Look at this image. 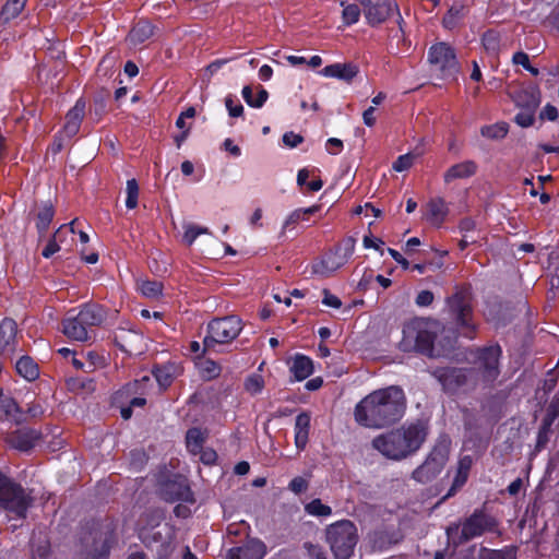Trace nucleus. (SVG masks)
Listing matches in <instances>:
<instances>
[{
    "mask_svg": "<svg viewBox=\"0 0 559 559\" xmlns=\"http://www.w3.org/2000/svg\"><path fill=\"white\" fill-rule=\"evenodd\" d=\"M472 465H473L472 456L471 455H465V456L460 459V461L457 463V471H456V473L465 475V476L468 477V474H469Z\"/></svg>",
    "mask_w": 559,
    "mask_h": 559,
    "instance_id": "nucleus-57",
    "label": "nucleus"
},
{
    "mask_svg": "<svg viewBox=\"0 0 559 559\" xmlns=\"http://www.w3.org/2000/svg\"><path fill=\"white\" fill-rule=\"evenodd\" d=\"M153 25L147 21H140L129 33L128 39L132 45H140L152 37Z\"/></svg>",
    "mask_w": 559,
    "mask_h": 559,
    "instance_id": "nucleus-33",
    "label": "nucleus"
},
{
    "mask_svg": "<svg viewBox=\"0 0 559 559\" xmlns=\"http://www.w3.org/2000/svg\"><path fill=\"white\" fill-rule=\"evenodd\" d=\"M242 330V321L237 316L213 319L207 324V334L203 340V353L214 350L217 344H228Z\"/></svg>",
    "mask_w": 559,
    "mask_h": 559,
    "instance_id": "nucleus-7",
    "label": "nucleus"
},
{
    "mask_svg": "<svg viewBox=\"0 0 559 559\" xmlns=\"http://www.w3.org/2000/svg\"><path fill=\"white\" fill-rule=\"evenodd\" d=\"M448 305L459 324L468 326L471 307L463 293H455L448 299Z\"/></svg>",
    "mask_w": 559,
    "mask_h": 559,
    "instance_id": "nucleus-20",
    "label": "nucleus"
},
{
    "mask_svg": "<svg viewBox=\"0 0 559 559\" xmlns=\"http://www.w3.org/2000/svg\"><path fill=\"white\" fill-rule=\"evenodd\" d=\"M501 348L498 345L485 347L479 352L478 366L484 371V377L487 380H495L499 373V357Z\"/></svg>",
    "mask_w": 559,
    "mask_h": 559,
    "instance_id": "nucleus-13",
    "label": "nucleus"
},
{
    "mask_svg": "<svg viewBox=\"0 0 559 559\" xmlns=\"http://www.w3.org/2000/svg\"><path fill=\"white\" fill-rule=\"evenodd\" d=\"M451 441L448 438L438 440L426 461L413 472V478L426 484L435 479L449 460Z\"/></svg>",
    "mask_w": 559,
    "mask_h": 559,
    "instance_id": "nucleus-8",
    "label": "nucleus"
},
{
    "mask_svg": "<svg viewBox=\"0 0 559 559\" xmlns=\"http://www.w3.org/2000/svg\"><path fill=\"white\" fill-rule=\"evenodd\" d=\"M26 5V0H7L0 12V23L7 24L17 17Z\"/></svg>",
    "mask_w": 559,
    "mask_h": 559,
    "instance_id": "nucleus-34",
    "label": "nucleus"
},
{
    "mask_svg": "<svg viewBox=\"0 0 559 559\" xmlns=\"http://www.w3.org/2000/svg\"><path fill=\"white\" fill-rule=\"evenodd\" d=\"M310 429V416L301 413L295 420V444L299 450H304L308 443Z\"/></svg>",
    "mask_w": 559,
    "mask_h": 559,
    "instance_id": "nucleus-28",
    "label": "nucleus"
},
{
    "mask_svg": "<svg viewBox=\"0 0 559 559\" xmlns=\"http://www.w3.org/2000/svg\"><path fill=\"white\" fill-rule=\"evenodd\" d=\"M62 326L63 334L73 341L86 342L90 338L87 326L81 322L78 316L66 318Z\"/></svg>",
    "mask_w": 559,
    "mask_h": 559,
    "instance_id": "nucleus-23",
    "label": "nucleus"
},
{
    "mask_svg": "<svg viewBox=\"0 0 559 559\" xmlns=\"http://www.w3.org/2000/svg\"><path fill=\"white\" fill-rule=\"evenodd\" d=\"M41 433L32 428H21L7 437L8 443L20 451H28L40 439Z\"/></svg>",
    "mask_w": 559,
    "mask_h": 559,
    "instance_id": "nucleus-16",
    "label": "nucleus"
},
{
    "mask_svg": "<svg viewBox=\"0 0 559 559\" xmlns=\"http://www.w3.org/2000/svg\"><path fill=\"white\" fill-rule=\"evenodd\" d=\"M326 542L335 559H349L358 542V534L352 521L343 520L326 528Z\"/></svg>",
    "mask_w": 559,
    "mask_h": 559,
    "instance_id": "nucleus-5",
    "label": "nucleus"
},
{
    "mask_svg": "<svg viewBox=\"0 0 559 559\" xmlns=\"http://www.w3.org/2000/svg\"><path fill=\"white\" fill-rule=\"evenodd\" d=\"M483 45L485 49L495 55L499 50V36L495 32H487L483 36Z\"/></svg>",
    "mask_w": 559,
    "mask_h": 559,
    "instance_id": "nucleus-48",
    "label": "nucleus"
},
{
    "mask_svg": "<svg viewBox=\"0 0 559 559\" xmlns=\"http://www.w3.org/2000/svg\"><path fill=\"white\" fill-rule=\"evenodd\" d=\"M16 322L12 319H4L0 324V350L3 355H11L16 343Z\"/></svg>",
    "mask_w": 559,
    "mask_h": 559,
    "instance_id": "nucleus-19",
    "label": "nucleus"
},
{
    "mask_svg": "<svg viewBox=\"0 0 559 559\" xmlns=\"http://www.w3.org/2000/svg\"><path fill=\"white\" fill-rule=\"evenodd\" d=\"M406 409V397L400 386L391 385L365 396L355 407L356 421L367 428L380 429L399 421Z\"/></svg>",
    "mask_w": 559,
    "mask_h": 559,
    "instance_id": "nucleus-1",
    "label": "nucleus"
},
{
    "mask_svg": "<svg viewBox=\"0 0 559 559\" xmlns=\"http://www.w3.org/2000/svg\"><path fill=\"white\" fill-rule=\"evenodd\" d=\"M431 374L440 382L445 391H454L465 383V374L462 369L437 368L431 371Z\"/></svg>",
    "mask_w": 559,
    "mask_h": 559,
    "instance_id": "nucleus-17",
    "label": "nucleus"
},
{
    "mask_svg": "<svg viewBox=\"0 0 559 559\" xmlns=\"http://www.w3.org/2000/svg\"><path fill=\"white\" fill-rule=\"evenodd\" d=\"M127 200H126V206L128 209H134L138 205V198H139V185L135 179H129L127 181Z\"/></svg>",
    "mask_w": 559,
    "mask_h": 559,
    "instance_id": "nucleus-45",
    "label": "nucleus"
},
{
    "mask_svg": "<svg viewBox=\"0 0 559 559\" xmlns=\"http://www.w3.org/2000/svg\"><path fill=\"white\" fill-rule=\"evenodd\" d=\"M477 165L473 160H465L451 166L443 176L444 182L449 183L456 179H465L475 175Z\"/></svg>",
    "mask_w": 559,
    "mask_h": 559,
    "instance_id": "nucleus-24",
    "label": "nucleus"
},
{
    "mask_svg": "<svg viewBox=\"0 0 559 559\" xmlns=\"http://www.w3.org/2000/svg\"><path fill=\"white\" fill-rule=\"evenodd\" d=\"M85 100L82 98L78 99L75 105L66 115L62 135L72 138L79 132L81 122L85 116Z\"/></svg>",
    "mask_w": 559,
    "mask_h": 559,
    "instance_id": "nucleus-18",
    "label": "nucleus"
},
{
    "mask_svg": "<svg viewBox=\"0 0 559 559\" xmlns=\"http://www.w3.org/2000/svg\"><path fill=\"white\" fill-rule=\"evenodd\" d=\"M467 478H468L467 476L456 473V475L453 479V484H452L451 488L449 489L448 493L443 497V499H447V498L453 496L457 491V489H460L461 487H463L465 485V483L467 481Z\"/></svg>",
    "mask_w": 559,
    "mask_h": 559,
    "instance_id": "nucleus-56",
    "label": "nucleus"
},
{
    "mask_svg": "<svg viewBox=\"0 0 559 559\" xmlns=\"http://www.w3.org/2000/svg\"><path fill=\"white\" fill-rule=\"evenodd\" d=\"M558 116H559L558 109L550 104H547L540 111V119H543V120L547 119L549 121H555L558 119Z\"/></svg>",
    "mask_w": 559,
    "mask_h": 559,
    "instance_id": "nucleus-60",
    "label": "nucleus"
},
{
    "mask_svg": "<svg viewBox=\"0 0 559 559\" xmlns=\"http://www.w3.org/2000/svg\"><path fill=\"white\" fill-rule=\"evenodd\" d=\"M433 301V294L430 290H421L416 297V305L427 307Z\"/></svg>",
    "mask_w": 559,
    "mask_h": 559,
    "instance_id": "nucleus-61",
    "label": "nucleus"
},
{
    "mask_svg": "<svg viewBox=\"0 0 559 559\" xmlns=\"http://www.w3.org/2000/svg\"><path fill=\"white\" fill-rule=\"evenodd\" d=\"M365 17L371 26L384 22L394 11L397 4L393 0H359Z\"/></svg>",
    "mask_w": 559,
    "mask_h": 559,
    "instance_id": "nucleus-11",
    "label": "nucleus"
},
{
    "mask_svg": "<svg viewBox=\"0 0 559 559\" xmlns=\"http://www.w3.org/2000/svg\"><path fill=\"white\" fill-rule=\"evenodd\" d=\"M465 7L461 4H455L450 8L445 16L443 17V25L445 28H453L457 24V22L464 16Z\"/></svg>",
    "mask_w": 559,
    "mask_h": 559,
    "instance_id": "nucleus-40",
    "label": "nucleus"
},
{
    "mask_svg": "<svg viewBox=\"0 0 559 559\" xmlns=\"http://www.w3.org/2000/svg\"><path fill=\"white\" fill-rule=\"evenodd\" d=\"M154 376L162 389H166L171 383V376L166 368H157Z\"/></svg>",
    "mask_w": 559,
    "mask_h": 559,
    "instance_id": "nucleus-53",
    "label": "nucleus"
},
{
    "mask_svg": "<svg viewBox=\"0 0 559 559\" xmlns=\"http://www.w3.org/2000/svg\"><path fill=\"white\" fill-rule=\"evenodd\" d=\"M426 436L427 427L418 420L376 437L372 440V447L389 459L401 460L416 452Z\"/></svg>",
    "mask_w": 559,
    "mask_h": 559,
    "instance_id": "nucleus-2",
    "label": "nucleus"
},
{
    "mask_svg": "<svg viewBox=\"0 0 559 559\" xmlns=\"http://www.w3.org/2000/svg\"><path fill=\"white\" fill-rule=\"evenodd\" d=\"M162 496L165 500L170 502L182 501L194 503L195 501L187 479L182 477L165 483L162 487Z\"/></svg>",
    "mask_w": 559,
    "mask_h": 559,
    "instance_id": "nucleus-12",
    "label": "nucleus"
},
{
    "mask_svg": "<svg viewBox=\"0 0 559 559\" xmlns=\"http://www.w3.org/2000/svg\"><path fill=\"white\" fill-rule=\"evenodd\" d=\"M114 342L122 352L130 355H138L142 353L141 345L143 337L135 331L118 329L114 334Z\"/></svg>",
    "mask_w": 559,
    "mask_h": 559,
    "instance_id": "nucleus-14",
    "label": "nucleus"
},
{
    "mask_svg": "<svg viewBox=\"0 0 559 559\" xmlns=\"http://www.w3.org/2000/svg\"><path fill=\"white\" fill-rule=\"evenodd\" d=\"M57 234L52 236V238L48 241L47 246L44 248L41 254L45 258H50L52 254L59 251L60 247L56 240Z\"/></svg>",
    "mask_w": 559,
    "mask_h": 559,
    "instance_id": "nucleus-62",
    "label": "nucleus"
},
{
    "mask_svg": "<svg viewBox=\"0 0 559 559\" xmlns=\"http://www.w3.org/2000/svg\"><path fill=\"white\" fill-rule=\"evenodd\" d=\"M225 105L230 117H240L243 112V106L240 103L234 104L231 96L225 98Z\"/></svg>",
    "mask_w": 559,
    "mask_h": 559,
    "instance_id": "nucleus-54",
    "label": "nucleus"
},
{
    "mask_svg": "<svg viewBox=\"0 0 559 559\" xmlns=\"http://www.w3.org/2000/svg\"><path fill=\"white\" fill-rule=\"evenodd\" d=\"M497 525L495 518L481 510H475L462 524L452 523L445 528L448 545L456 548L485 532H495Z\"/></svg>",
    "mask_w": 559,
    "mask_h": 559,
    "instance_id": "nucleus-3",
    "label": "nucleus"
},
{
    "mask_svg": "<svg viewBox=\"0 0 559 559\" xmlns=\"http://www.w3.org/2000/svg\"><path fill=\"white\" fill-rule=\"evenodd\" d=\"M480 133L483 136L488 138L490 140H500L503 139L508 133V124L504 122L485 126L481 128Z\"/></svg>",
    "mask_w": 559,
    "mask_h": 559,
    "instance_id": "nucleus-39",
    "label": "nucleus"
},
{
    "mask_svg": "<svg viewBox=\"0 0 559 559\" xmlns=\"http://www.w3.org/2000/svg\"><path fill=\"white\" fill-rule=\"evenodd\" d=\"M483 551L487 554V559H515L514 551L508 548L500 550L483 549Z\"/></svg>",
    "mask_w": 559,
    "mask_h": 559,
    "instance_id": "nucleus-51",
    "label": "nucleus"
},
{
    "mask_svg": "<svg viewBox=\"0 0 559 559\" xmlns=\"http://www.w3.org/2000/svg\"><path fill=\"white\" fill-rule=\"evenodd\" d=\"M428 62L432 71L442 79L454 78L459 72L455 52L445 43H438L429 48Z\"/></svg>",
    "mask_w": 559,
    "mask_h": 559,
    "instance_id": "nucleus-9",
    "label": "nucleus"
},
{
    "mask_svg": "<svg viewBox=\"0 0 559 559\" xmlns=\"http://www.w3.org/2000/svg\"><path fill=\"white\" fill-rule=\"evenodd\" d=\"M86 326L99 325L106 319V311L98 305H84L76 314Z\"/></svg>",
    "mask_w": 559,
    "mask_h": 559,
    "instance_id": "nucleus-26",
    "label": "nucleus"
},
{
    "mask_svg": "<svg viewBox=\"0 0 559 559\" xmlns=\"http://www.w3.org/2000/svg\"><path fill=\"white\" fill-rule=\"evenodd\" d=\"M301 218H302V210H296V211L292 212L287 216V218L285 219V222L283 224L282 235L284 234V231L287 227L298 223Z\"/></svg>",
    "mask_w": 559,
    "mask_h": 559,
    "instance_id": "nucleus-63",
    "label": "nucleus"
},
{
    "mask_svg": "<svg viewBox=\"0 0 559 559\" xmlns=\"http://www.w3.org/2000/svg\"><path fill=\"white\" fill-rule=\"evenodd\" d=\"M143 542L147 546H153L154 544H160V546L167 550L170 540V527L164 525L163 527H156L148 531H143L142 533Z\"/></svg>",
    "mask_w": 559,
    "mask_h": 559,
    "instance_id": "nucleus-27",
    "label": "nucleus"
},
{
    "mask_svg": "<svg viewBox=\"0 0 559 559\" xmlns=\"http://www.w3.org/2000/svg\"><path fill=\"white\" fill-rule=\"evenodd\" d=\"M264 388V380L261 374L254 373L249 376L245 382V389L250 394L254 395L262 391Z\"/></svg>",
    "mask_w": 559,
    "mask_h": 559,
    "instance_id": "nucleus-46",
    "label": "nucleus"
},
{
    "mask_svg": "<svg viewBox=\"0 0 559 559\" xmlns=\"http://www.w3.org/2000/svg\"><path fill=\"white\" fill-rule=\"evenodd\" d=\"M183 228H185V234H183L182 239L188 246H191L198 236L210 234L209 228L201 227V226H198L194 224H189V223L185 224Z\"/></svg>",
    "mask_w": 559,
    "mask_h": 559,
    "instance_id": "nucleus-42",
    "label": "nucleus"
},
{
    "mask_svg": "<svg viewBox=\"0 0 559 559\" xmlns=\"http://www.w3.org/2000/svg\"><path fill=\"white\" fill-rule=\"evenodd\" d=\"M448 215V206L442 198L431 199L427 204L426 218L433 225H440Z\"/></svg>",
    "mask_w": 559,
    "mask_h": 559,
    "instance_id": "nucleus-29",
    "label": "nucleus"
},
{
    "mask_svg": "<svg viewBox=\"0 0 559 559\" xmlns=\"http://www.w3.org/2000/svg\"><path fill=\"white\" fill-rule=\"evenodd\" d=\"M323 295H324V297L322 299L323 305H325L328 307L335 308V309L341 308L342 301L337 296L332 295L328 289H323Z\"/></svg>",
    "mask_w": 559,
    "mask_h": 559,
    "instance_id": "nucleus-58",
    "label": "nucleus"
},
{
    "mask_svg": "<svg viewBox=\"0 0 559 559\" xmlns=\"http://www.w3.org/2000/svg\"><path fill=\"white\" fill-rule=\"evenodd\" d=\"M201 372L206 379H214L219 376L221 367L214 360H205L201 365Z\"/></svg>",
    "mask_w": 559,
    "mask_h": 559,
    "instance_id": "nucleus-50",
    "label": "nucleus"
},
{
    "mask_svg": "<svg viewBox=\"0 0 559 559\" xmlns=\"http://www.w3.org/2000/svg\"><path fill=\"white\" fill-rule=\"evenodd\" d=\"M15 368L17 373L27 381H34L39 376L37 364L28 356L21 357L16 361Z\"/></svg>",
    "mask_w": 559,
    "mask_h": 559,
    "instance_id": "nucleus-32",
    "label": "nucleus"
},
{
    "mask_svg": "<svg viewBox=\"0 0 559 559\" xmlns=\"http://www.w3.org/2000/svg\"><path fill=\"white\" fill-rule=\"evenodd\" d=\"M290 371L297 381L305 380L313 372L312 360L304 355H297L290 367Z\"/></svg>",
    "mask_w": 559,
    "mask_h": 559,
    "instance_id": "nucleus-31",
    "label": "nucleus"
},
{
    "mask_svg": "<svg viewBox=\"0 0 559 559\" xmlns=\"http://www.w3.org/2000/svg\"><path fill=\"white\" fill-rule=\"evenodd\" d=\"M33 498L25 489L0 473V508L9 519H25Z\"/></svg>",
    "mask_w": 559,
    "mask_h": 559,
    "instance_id": "nucleus-4",
    "label": "nucleus"
},
{
    "mask_svg": "<svg viewBox=\"0 0 559 559\" xmlns=\"http://www.w3.org/2000/svg\"><path fill=\"white\" fill-rule=\"evenodd\" d=\"M548 270L550 273L559 274V252H551L549 254Z\"/></svg>",
    "mask_w": 559,
    "mask_h": 559,
    "instance_id": "nucleus-64",
    "label": "nucleus"
},
{
    "mask_svg": "<svg viewBox=\"0 0 559 559\" xmlns=\"http://www.w3.org/2000/svg\"><path fill=\"white\" fill-rule=\"evenodd\" d=\"M139 289L145 297L154 299L162 295L163 285L157 281H143L139 284Z\"/></svg>",
    "mask_w": 559,
    "mask_h": 559,
    "instance_id": "nucleus-41",
    "label": "nucleus"
},
{
    "mask_svg": "<svg viewBox=\"0 0 559 559\" xmlns=\"http://www.w3.org/2000/svg\"><path fill=\"white\" fill-rule=\"evenodd\" d=\"M53 215H55V211H53L52 204L50 202L43 203L40 206V210L37 214V223H36V228L40 236L47 231V229L53 218Z\"/></svg>",
    "mask_w": 559,
    "mask_h": 559,
    "instance_id": "nucleus-36",
    "label": "nucleus"
},
{
    "mask_svg": "<svg viewBox=\"0 0 559 559\" xmlns=\"http://www.w3.org/2000/svg\"><path fill=\"white\" fill-rule=\"evenodd\" d=\"M265 554V544L254 538L242 546L229 549L225 559H263Z\"/></svg>",
    "mask_w": 559,
    "mask_h": 559,
    "instance_id": "nucleus-15",
    "label": "nucleus"
},
{
    "mask_svg": "<svg viewBox=\"0 0 559 559\" xmlns=\"http://www.w3.org/2000/svg\"><path fill=\"white\" fill-rule=\"evenodd\" d=\"M433 340L435 335L424 329L419 322L407 324L403 329L402 345L405 348L414 347L425 355L433 356Z\"/></svg>",
    "mask_w": 559,
    "mask_h": 559,
    "instance_id": "nucleus-10",
    "label": "nucleus"
},
{
    "mask_svg": "<svg viewBox=\"0 0 559 559\" xmlns=\"http://www.w3.org/2000/svg\"><path fill=\"white\" fill-rule=\"evenodd\" d=\"M522 96H530V104L526 105V108H523L515 116V122L521 127H530L534 122V115L536 109L540 104V94L538 91L524 93Z\"/></svg>",
    "mask_w": 559,
    "mask_h": 559,
    "instance_id": "nucleus-21",
    "label": "nucleus"
},
{
    "mask_svg": "<svg viewBox=\"0 0 559 559\" xmlns=\"http://www.w3.org/2000/svg\"><path fill=\"white\" fill-rule=\"evenodd\" d=\"M302 547L309 559H328L323 547L320 545L306 542Z\"/></svg>",
    "mask_w": 559,
    "mask_h": 559,
    "instance_id": "nucleus-49",
    "label": "nucleus"
},
{
    "mask_svg": "<svg viewBox=\"0 0 559 559\" xmlns=\"http://www.w3.org/2000/svg\"><path fill=\"white\" fill-rule=\"evenodd\" d=\"M49 555V545L47 540H39L38 544L33 543V559H47Z\"/></svg>",
    "mask_w": 559,
    "mask_h": 559,
    "instance_id": "nucleus-52",
    "label": "nucleus"
},
{
    "mask_svg": "<svg viewBox=\"0 0 559 559\" xmlns=\"http://www.w3.org/2000/svg\"><path fill=\"white\" fill-rule=\"evenodd\" d=\"M360 16V9L357 4L344 5L342 17L346 25H352L358 22Z\"/></svg>",
    "mask_w": 559,
    "mask_h": 559,
    "instance_id": "nucleus-47",
    "label": "nucleus"
},
{
    "mask_svg": "<svg viewBox=\"0 0 559 559\" xmlns=\"http://www.w3.org/2000/svg\"><path fill=\"white\" fill-rule=\"evenodd\" d=\"M558 417V412L555 407L550 406L545 417L543 418L542 426L537 433L536 451H540L549 441L551 435V426Z\"/></svg>",
    "mask_w": 559,
    "mask_h": 559,
    "instance_id": "nucleus-25",
    "label": "nucleus"
},
{
    "mask_svg": "<svg viewBox=\"0 0 559 559\" xmlns=\"http://www.w3.org/2000/svg\"><path fill=\"white\" fill-rule=\"evenodd\" d=\"M304 141V138L300 134H296L294 132H286L283 135V143L288 147H296Z\"/></svg>",
    "mask_w": 559,
    "mask_h": 559,
    "instance_id": "nucleus-59",
    "label": "nucleus"
},
{
    "mask_svg": "<svg viewBox=\"0 0 559 559\" xmlns=\"http://www.w3.org/2000/svg\"><path fill=\"white\" fill-rule=\"evenodd\" d=\"M358 73V67L353 63H333L324 67L320 74L350 82Z\"/></svg>",
    "mask_w": 559,
    "mask_h": 559,
    "instance_id": "nucleus-22",
    "label": "nucleus"
},
{
    "mask_svg": "<svg viewBox=\"0 0 559 559\" xmlns=\"http://www.w3.org/2000/svg\"><path fill=\"white\" fill-rule=\"evenodd\" d=\"M204 441L205 435L199 428H191L187 431L186 443L192 454L202 452Z\"/></svg>",
    "mask_w": 559,
    "mask_h": 559,
    "instance_id": "nucleus-38",
    "label": "nucleus"
},
{
    "mask_svg": "<svg viewBox=\"0 0 559 559\" xmlns=\"http://www.w3.org/2000/svg\"><path fill=\"white\" fill-rule=\"evenodd\" d=\"M0 419L20 423L21 414L15 401L0 391Z\"/></svg>",
    "mask_w": 559,
    "mask_h": 559,
    "instance_id": "nucleus-30",
    "label": "nucleus"
},
{
    "mask_svg": "<svg viewBox=\"0 0 559 559\" xmlns=\"http://www.w3.org/2000/svg\"><path fill=\"white\" fill-rule=\"evenodd\" d=\"M345 261L343 259L336 260L335 255H330L323 259L322 261L316 263L312 269L313 273L320 274L322 276H329L334 271L340 269Z\"/></svg>",
    "mask_w": 559,
    "mask_h": 559,
    "instance_id": "nucleus-37",
    "label": "nucleus"
},
{
    "mask_svg": "<svg viewBox=\"0 0 559 559\" xmlns=\"http://www.w3.org/2000/svg\"><path fill=\"white\" fill-rule=\"evenodd\" d=\"M305 510L307 513L314 516H329L332 513L331 508L323 504L320 499H314L306 504Z\"/></svg>",
    "mask_w": 559,
    "mask_h": 559,
    "instance_id": "nucleus-44",
    "label": "nucleus"
},
{
    "mask_svg": "<svg viewBox=\"0 0 559 559\" xmlns=\"http://www.w3.org/2000/svg\"><path fill=\"white\" fill-rule=\"evenodd\" d=\"M111 528L109 525L92 523L83 527L80 535L79 559H103L109 548Z\"/></svg>",
    "mask_w": 559,
    "mask_h": 559,
    "instance_id": "nucleus-6",
    "label": "nucleus"
},
{
    "mask_svg": "<svg viewBox=\"0 0 559 559\" xmlns=\"http://www.w3.org/2000/svg\"><path fill=\"white\" fill-rule=\"evenodd\" d=\"M423 154L421 151L407 153L397 157V159L393 163L392 168L395 171H404L412 167L416 157H419Z\"/></svg>",
    "mask_w": 559,
    "mask_h": 559,
    "instance_id": "nucleus-43",
    "label": "nucleus"
},
{
    "mask_svg": "<svg viewBox=\"0 0 559 559\" xmlns=\"http://www.w3.org/2000/svg\"><path fill=\"white\" fill-rule=\"evenodd\" d=\"M241 95L246 103L253 108H261L269 98V93L262 86H258L257 97L253 95V90L250 85L243 86Z\"/></svg>",
    "mask_w": 559,
    "mask_h": 559,
    "instance_id": "nucleus-35",
    "label": "nucleus"
},
{
    "mask_svg": "<svg viewBox=\"0 0 559 559\" xmlns=\"http://www.w3.org/2000/svg\"><path fill=\"white\" fill-rule=\"evenodd\" d=\"M288 488L295 493H301L307 490L308 481L304 477H295L290 480Z\"/></svg>",
    "mask_w": 559,
    "mask_h": 559,
    "instance_id": "nucleus-55",
    "label": "nucleus"
}]
</instances>
